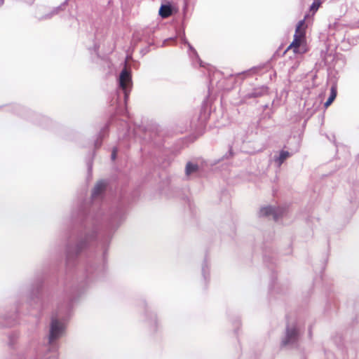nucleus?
Returning <instances> with one entry per match:
<instances>
[{
    "label": "nucleus",
    "instance_id": "1",
    "mask_svg": "<svg viewBox=\"0 0 359 359\" xmlns=\"http://www.w3.org/2000/svg\"><path fill=\"white\" fill-rule=\"evenodd\" d=\"M306 28L307 25L304 20H302L298 22L295 29L293 41L287 48L284 54L290 50H292L295 54H304L308 51L306 38Z\"/></svg>",
    "mask_w": 359,
    "mask_h": 359
},
{
    "label": "nucleus",
    "instance_id": "2",
    "mask_svg": "<svg viewBox=\"0 0 359 359\" xmlns=\"http://www.w3.org/2000/svg\"><path fill=\"white\" fill-rule=\"evenodd\" d=\"M62 325L59 323L57 320L53 319L50 325V341H53V340L58 338L62 332Z\"/></svg>",
    "mask_w": 359,
    "mask_h": 359
},
{
    "label": "nucleus",
    "instance_id": "3",
    "mask_svg": "<svg viewBox=\"0 0 359 359\" xmlns=\"http://www.w3.org/2000/svg\"><path fill=\"white\" fill-rule=\"evenodd\" d=\"M131 83V76L130 73L127 71L126 69H124L121 74L119 78V83L120 87L125 91L126 93V90L130 86Z\"/></svg>",
    "mask_w": 359,
    "mask_h": 359
},
{
    "label": "nucleus",
    "instance_id": "4",
    "mask_svg": "<svg viewBox=\"0 0 359 359\" xmlns=\"http://www.w3.org/2000/svg\"><path fill=\"white\" fill-rule=\"evenodd\" d=\"M159 15L163 18H167L172 15V9L171 6L168 4L161 5L158 11Z\"/></svg>",
    "mask_w": 359,
    "mask_h": 359
},
{
    "label": "nucleus",
    "instance_id": "5",
    "mask_svg": "<svg viewBox=\"0 0 359 359\" xmlns=\"http://www.w3.org/2000/svg\"><path fill=\"white\" fill-rule=\"evenodd\" d=\"M105 187L106 184L104 182H97L93 190V197L99 196L105 189Z\"/></svg>",
    "mask_w": 359,
    "mask_h": 359
},
{
    "label": "nucleus",
    "instance_id": "6",
    "mask_svg": "<svg viewBox=\"0 0 359 359\" xmlns=\"http://www.w3.org/2000/svg\"><path fill=\"white\" fill-rule=\"evenodd\" d=\"M337 91L336 86H332L330 89V95L327 100L325 103V107H328L334 100L337 97Z\"/></svg>",
    "mask_w": 359,
    "mask_h": 359
},
{
    "label": "nucleus",
    "instance_id": "7",
    "mask_svg": "<svg viewBox=\"0 0 359 359\" xmlns=\"http://www.w3.org/2000/svg\"><path fill=\"white\" fill-rule=\"evenodd\" d=\"M297 336V330L295 328L287 330V339L286 341H285V344L294 340Z\"/></svg>",
    "mask_w": 359,
    "mask_h": 359
},
{
    "label": "nucleus",
    "instance_id": "8",
    "mask_svg": "<svg viewBox=\"0 0 359 359\" xmlns=\"http://www.w3.org/2000/svg\"><path fill=\"white\" fill-rule=\"evenodd\" d=\"M260 213L263 216H268V215H275L276 210H275V208H273L272 207H270V206L265 207V208H263L261 209Z\"/></svg>",
    "mask_w": 359,
    "mask_h": 359
},
{
    "label": "nucleus",
    "instance_id": "9",
    "mask_svg": "<svg viewBox=\"0 0 359 359\" xmlns=\"http://www.w3.org/2000/svg\"><path fill=\"white\" fill-rule=\"evenodd\" d=\"M198 165L191 163H188L186 166V173L187 175L198 170Z\"/></svg>",
    "mask_w": 359,
    "mask_h": 359
},
{
    "label": "nucleus",
    "instance_id": "10",
    "mask_svg": "<svg viewBox=\"0 0 359 359\" xmlns=\"http://www.w3.org/2000/svg\"><path fill=\"white\" fill-rule=\"evenodd\" d=\"M290 156V153L286 151H281L278 158V164L280 165L285 160Z\"/></svg>",
    "mask_w": 359,
    "mask_h": 359
},
{
    "label": "nucleus",
    "instance_id": "11",
    "mask_svg": "<svg viewBox=\"0 0 359 359\" xmlns=\"http://www.w3.org/2000/svg\"><path fill=\"white\" fill-rule=\"evenodd\" d=\"M320 5H321V1L320 0H315L311 6V8H310L311 11H312L313 13H315L318 11V9L320 6Z\"/></svg>",
    "mask_w": 359,
    "mask_h": 359
},
{
    "label": "nucleus",
    "instance_id": "12",
    "mask_svg": "<svg viewBox=\"0 0 359 359\" xmlns=\"http://www.w3.org/2000/svg\"><path fill=\"white\" fill-rule=\"evenodd\" d=\"M117 152H118L117 149L116 148H114L113 150H112V153H111V159L113 161L115 160V158L116 157Z\"/></svg>",
    "mask_w": 359,
    "mask_h": 359
}]
</instances>
